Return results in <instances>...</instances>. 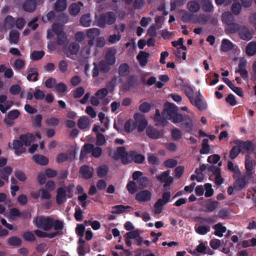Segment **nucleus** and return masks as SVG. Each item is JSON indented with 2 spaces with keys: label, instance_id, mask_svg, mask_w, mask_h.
I'll return each mask as SVG.
<instances>
[{
  "label": "nucleus",
  "instance_id": "nucleus-1",
  "mask_svg": "<svg viewBox=\"0 0 256 256\" xmlns=\"http://www.w3.org/2000/svg\"><path fill=\"white\" fill-rule=\"evenodd\" d=\"M178 108L172 103L167 102L164 106L161 116L158 109L156 110V113L153 119L159 125L166 126L168 120H170L174 124L180 123L182 120L183 115L178 112Z\"/></svg>",
  "mask_w": 256,
  "mask_h": 256
},
{
  "label": "nucleus",
  "instance_id": "nucleus-2",
  "mask_svg": "<svg viewBox=\"0 0 256 256\" xmlns=\"http://www.w3.org/2000/svg\"><path fill=\"white\" fill-rule=\"evenodd\" d=\"M34 222L37 228L46 232L52 228L55 230H62L64 228L62 221L50 216H38L35 218Z\"/></svg>",
  "mask_w": 256,
  "mask_h": 256
},
{
  "label": "nucleus",
  "instance_id": "nucleus-3",
  "mask_svg": "<svg viewBox=\"0 0 256 256\" xmlns=\"http://www.w3.org/2000/svg\"><path fill=\"white\" fill-rule=\"evenodd\" d=\"M116 20V14L112 11L101 14L97 20L98 26L100 28H104L107 25L114 24Z\"/></svg>",
  "mask_w": 256,
  "mask_h": 256
},
{
  "label": "nucleus",
  "instance_id": "nucleus-4",
  "mask_svg": "<svg viewBox=\"0 0 256 256\" xmlns=\"http://www.w3.org/2000/svg\"><path fill=\"white\" fill-rule=\"evenodd\" d=\"M45 0H26L22 4V10L27 12H34L37 6H42Z\"/></svg>",
  "mask_w": 256,
  "mask_h": 256
},
{
  "label": "nucleus",
  "instance_id": "nucleus-5",
  "mask_svg": "<svg viewBox=\"0 0 256 256\" xmlns=\"http://www.w3.org/2000/svg\"><path fill=\"white\" fill-rule=\"evenodd\" d=\"M170 198V192L168 191L165 192L162 194V198H159L154 204L156 214H160L162 212L163 206L169 202Z\"/></svg>",
  "mask_w": 256,
  "mask_h": 256
},
{
  "label": "nucleus",
  "instance_id": "nucleus-6",
  "mask_svg": "<svg viewBox=\"0 0 256 256\" xmlns=\"http://www.w3.org/2000/svg\"><path fill=\"white\" fill-rule=\"evenodd\" d=\"M233 142L236 145H238L241 152L246 151L250 154L252 153L254 150V146L250 140L244 141L240 140H234Z\"/></svg>",
  "mask_w": 256,
  "mask_h": 256
},
{
  "label": "nucleus",
  "instance_id": "nucleus-7",
  "mask_svg": "<svg viewBox=\"0 0 256 256\" xmlns=\"http://www.w3.org/2000/svg\"><path fill=\"white\" fill-rule=\"evenodd\" d=\"M190 102L201 111L206 110L208 107L206 102L200 90L196 94L195 98H194Z\"/></svg>",
  "mask_w": 256,
  "mask_h": 256
},
{
  "label": "nucleus",
  "instance_id": "nucleus-8",
  "mask_svg": "<svg viewBox=\"0 0 256 256\" xmlns=\"http://www.w3.org/2000/svg\"><path fill=\"white\" fill-rule=\"evenodd\" d=\"M94 169L88 165H82L80 168L79 174L80 176L84 180H90L92 178Z\"/></svg>",
  "mask_w": 256,
  "mask_h": 256
},
{
  "label": "nucleus",
  "instance_id": "nucleus-9",
  "mask_svg": "<svg viewBox=\"0 0 256 256\" xmlns=\"http://www.w3.org/2000/svg\"><path fill=\"white\" fill-rule=\"evenodd\" d=\"M146 132L148 137L154 140L162 138L164 133L163 130H158L150 126L147 127Z\"/></svg>",
  "mask_w": 256,
  "mask_h": 256
},
{
  "label": "nucleus",
  "instance_id": "nucleus-10",
  "mask_svg": "<svg viewBox=\"0 0 256 256\" xmlns=\"http://www.w3.org/2000/svg\"><path fill=\"white\" fill-rule=\"evenodd\" d=\"M245 169L246 170V172L245 174V176H247L248 180H251L253 178V174L254 172L252 170L254 169V166L252 161V158L247 155L245 158Z\"/></svg>",
  "mask_w": 256,
  "mask_h": 256
},
{
  "label": "nucleus",
  "instance_id": "nucleus-11",
  "mask_svg": "<svg viewBox=\"0 0 256 256\" xmlns=\"http://www.w3.org/2000/svg\"><path fill=\"white\" fill-rule=\"evenodd\" d=\"M246 60L244 58L240 60L238 69L235 70L236 74H240L244 80H246L248 78V72L246 69Z\"/></svg>",
  "mask_w": 256,
  "mask_h": 256
},
{
  "label": "nucleus",
  "instance_id": "nucleus-12",
  "mask_svg": "<svg viewBox=\"0 0 256 256\" xmlns=\"http://www.w3.org/2000/svg\"><path fill=\"white\" fill-rule=\"evenodd\" d=\"M246 60L244 58L240 60L238 69L235 70L236 74H240L244 80H246L248 78V72L246 69Z\"/></svg>",
  "mask_w": 256,
  "mask_h": 256
},
{
  "label": "nucleus",
  "instance_id": "nucleus-13",
  "mask_svg": "<svg viewBox=\"0 0 256 256\" xmlns=\"http://www.w3.org/2000/svg\"><path fill=\"white\" fill-rule=\"evenodd\" d=\"M250 180L248 179L247 176L242 175L236 178L233 183L234 190L236 191H240L244 188L248 183Z\"/></svg>",
  "mask_w": 256,
  "mask_h": 256
},
{
  "label": "nucleus",
  "instance_id": "nucleus-14",
  "mask_svg": "<svg viewBox=\"0 0 256 256\" xmlns=\"http://www.w3.org/2000/svg\"><path fill=\"white\" fill-rule=\"evenodd\" d=\"M181 128L186 132H190L193 128L192 120L189 116L184 114L183 116L182 120L181 121Z\"/></svg>",
  "mask_w": 256,
  "mask_h": 256
},
{
  "label": "nucleus",
  "instance_id": "nucleus-15",
  "mask_svg": "<svg viewBox=\"0 0 256 256\" xmlns=\"http://www.w3.org/2000/svg\"><path fill=\"white\" fill-rule=\"evenodd\" d=\"M152 193L148 190L140 191L136 195V200L139 202H147L152 198Z\"/></svg>",
  "mask_w": 256,
  "mask_h": 256
},
{
  "label": "nucleus",
  "instance_id": "nucleus-16",
  "mask_svg": "<svg viewBox=\"0 0 256 256\" xmlns=\"http://www.w3.org/2000/svg\"><path fill=\"white\" fill-rule=\"evenodd\" d=\"M56 200L57 204L59 205L66 201V191L64 188L60 187L57 189Z\"/></svg>",
  "mask_w": 256,
  "mask_h": 256
},
{
  "label": "nucleus",
  "instance_id": "nucleus-17",
  "mask_svg": "<svg viewBox=\"0 0 256 256\" xmlns=\"http://www.w3.org/2000/svg\"><path fill=\"white\" fill-rule=\"evenodd\" d=\"M238 34L240 39L246 41L250 40L252 38V34L245 26H240Z\"/></svg>",
  "mask_w": 256,
  "mask_h": 256
},
{
  "label": "nucleus",
  "instance_id": "nucleus-18",
  "mask_svg": "<svg viewBox=\"0 0 256 256\" xmlns=\"http://www.w3.org/2000/svg\"><path fill=\"white\" fill-rule=\"evenodd\" d=\"M24 144L22 140L20 139L14 140L12 142V148L15 150L14 154L16 156H20L22 153L26 152V149L22 148Z\"/></svg>",
  "mask_w": 256,
  "mask_h": 256
},
{
  "label": "nucleus",
  "instance_id": "nucleus-19",
  "mask_svg": "<svg viewBox=\"0 0 256 256\" xmlns=\"http://www.w3.org/2000/svg\"><path fill=\"white\" fill-rule=\"evenodd\" d=\"M20 139L22 140L24 145L28 146H30L31 143L34 140L35 138L32 134L28 132L26 134L20 135Z\"/></svg>",
  "mask_w": 256,
  "mask_h": 256
},
{
  "label": "nucleus",
  "instance_id": "nucleus-20",
  "mask_svg": "<svg viewBox=\"0 0 256 256\" xmlns=\"http://www.w3.org/2000/svg\"><path fill=\"white\" fill-rule=\"evenodd\" d=\"M80 48V44L76 42H74L70 43L67 50V57H70V56H69V54L70 55H76L78 52Z\"/></svg>",
  "mask_w": 256,
  "mask_h": 256
},
{
  "label": "nucleus",
  "instance_id": "nucleus-21",
  "mask_svg": "<svg viewBox=\"0 0 256 256\" xmlns=\"http://www.w3.org/2000/svg\"><path fill=\"white\" fill-rule=\"evenodd\" d=\"M116 53L115 49L110 50L107 52L105 56V62L109 64L112 66L116 63V59L115 55Z\"/></svg>",
  "mask_w": 256,
  "mask_h": 256
},
{
  "label": "nucleus",
  "instance_id": "nucleus-22",
  "mask_svg": "<svg viewBox=\"0 0 256 256\" xmlns=\"http://www.w3.org/2000/svg\"><path fill=\"white\" fill-rule=\"evenodd\" d=\"M94 148V144H85L82 148L80 158V160H83L86 157L88 154L92 152Z\"/></svg>",
  "mask_w": 256,
  "mask_h": 256
},
{
  "label": "nucleus",
  "instance_id": "nucleus-23",
  "mask_svg": "<svg viewBox=\"0 0 256 256\" xmlns=\"http://www.w3.org/2000/svg\"><path fill=\"white\" fill-rule=\"evenodd\" d=\"M32 160L37 164L40 166H46L48 164V159L46 156L39 154L33 155Z\"/></svg>",
  "mask_w": 256,
  "mask_h": 256
},
{
  "label": "nucleus",
  "instance_id": "nucleus-24",
  "mask_svg": "<svg viewBox=\"0 0 256 256\" xmlns=\"http://www.w3.org/2000/svg\"><path fill=\"white\" fill-rule=\"evenodd\" d=\"M56 36V43L58 45L64 46H67L68 43V40L64 31Z\"/></svg>",
  "mask_w": 256,
  "mask_h": 256
},
{
  "label": "nucleus",
  "instance_id": "nucleus-25",
  "mask_svg": "<svg viewBox=\"0 0 256 256\" xmlns=\"http://www.w3.org/2000/svg\"><path fill=\"white\" fill-rule=\"evenodd\" d=\"M149 56V53L144 51H140L136 56V59L138 61L140 64L144 66L147 64Z\"/></svg>",
  "mask_w": 256,
  "mask_h": 256
},
{
  "label": "nucleus",
  "instance_id": "nucleus-26",
  "mask_svg": "<svg viewBox=\"0 0 256 256\" xmlns=\"http://www.w3.org/2000/svg\"><path fill=\"white\" fill-rule=\"evenodd\" d=\"M130 156L132 158V162H134L136 164H142L145 160L144 156L138 154L134 150L130 151Z\"/></svg>",
  "mask_w": 256,
  "mask_h": 256
},
{
  "label": "nucleus",
  "instance_id": "nucleus-27",
  "mask_svg": "<svg viewBox=\"0 0 256 256\" xmlns=\"http://www.w3.org/2000/svg\"><path fill=\"white\" fill-rule=\"evenodd\" d=\"M136 84V76L132 75L128 76L124 84V88L125 90H129L130 88H133Z\"/></svg>",
  "mask_w": 256,
  "mask_h": 256
},
{
  "label": "nucleus",
  "instance_id": "nucleus-28",
  "mask_svg": "<svg viewBox=\"0 0 256 256\" xmlns=\"http://www.w3.org/2000/svg\"><path fill=\"white\" fill-rule=\"evenodd\" d=\"M82 6V2L80 1L77 3L72 4L69 8L70 14L74 16H76L80 12V8Z\"/></svg>",
  "mask_w": 256,
  "mask_h": 256
},
{
  "label": "nucleus",
  "instance_id": "nucleus-29",
  "mask_svg": "<svg viewBox=\"0 0 256 256\" xmlns=\"http://www.w3.org/2000/svg\"><path fill=\"white\" fill-rule=\"evenodd\" d=\"M130 68L127 63H122L118 68V73L120 76L124 77L127 76L130 73Z\"/></svg>",
  "mask_w": 256,
  "mask_h": 256
},
{
  "label": "nucleus",
  "instance_id": "nucleus-30",
  "mask_svg": "<svg viewBox=\"0 0 256 256\" xmlns=\"http://www.w3.org/2000/svg\"><path fill=\"white\" fill-rule=\"evenodd\" d=\"M212 228L215 230L214 234L220 238L223 236V234L226 230V227L223 226L220 222H218Z\"/></svg>",
  "mask_w": 256,
  "mask_h": 256
},
{
  "label": "nucleus",
  "instance_id": "nucleus-31",
  "mask_svg": "<svg viewBox=\"0 0 256 256\" xmlns=\"http://www.w3.org/2000/svg\"><path fill=\"white\" fill-rule=\"evenodd\" d=\"M187 8L192 13H196L199 11L200 4L195 0L190 1L187 3Z\"/></svg>",
  "mask_w": 256,
  "mask_h": 256
},
{
  "label": "nucleus",
  "instance_id": "nucleus-32",
  "mask_svg": "<svg viewBox=\"0 0 256 256\" xmlns=\"http://www.w3.org/2000/svg\"><path fill=\"white\" fill-rule=\"evenodd\" d=\"M222 20L224 24L228 25L234 22V18L230 12H225L222 15Z\"/></svg>",
  "mask_w": 256,
  "mask_h": 256
},
{
  "label": "nucleus",
  "instance_id": "nucleus-33",
  "mask_svg": "<svg viewBox=\"0 0 256 256\" xmlns=\"http://www.w3.org/2000/svg\"><path fill=\"white\" fill-rule=\"evenodd\" d=\"M246 54L248 56H253L256 54V42H250L246 48Z\"/></svg>",
  "mask_w": 256,
  "mask_h": 256
},
{
  "label": "nucleus",
  "instance_id": "nucleus-34",
  "mask_svg": "<svg viewBox=\"0 0 256 256\" xmlns=\"http://www.w3.org/2000/svg\"><path fill=\"white\" fill-rule=\"evenodd\" d=\"M234 48L233 44L228 39H224L222 42L220 49L223 52H227L232 50Z\"/></svg>",
  "mask_w": 256,
  "mask_h": 256
},
{
  "label": "nucleus",
  "instance_id": "nucleus-35",
  "mask_svg": "<svg viewBox=\"0 0 256 256\" xmlns=\"http://www.w3.org/2000/svg\"><path fill=\"white\" fill-rule=\"evenodd\" d=\"M80 22L84 27L90 26L92 22L90 14H86L82 15L80 18Z\"/></svg>",
  "mask_w": 256,
  "mask_h": 256
},
{
  "label": "nucleus",
  "instance_id": "nucleus-36",
  "mask_svg": "<svg viewBox=\"0 0 256 256\" xmlns=\"http://www.w3.org/2000/svg\"><path fill=\"white\" fill-rule=\"evenodd\" d=\"M66 0H57L54 6V10L56 12H62L66 9Z\"/></svg>",
  "mask_w": 256,
  "mask_h": 256
},
{
  "label": "nucleus",
  "instance_id": "nucleus-37",
  "mask_svg": "<svg viewBox=\"0 0 256 256\" xmlns=\"http://www.w3.org/2000/svg\"><path fill=\"white\" fill-rule=\"evenodd\" d=\"M7 241L8 245L10 246L18 247L20 246L22 244V239L16 236L8 238Z\"/></svg>",
  "mask_w": 256,
  "mask_h": 256
},
{
  "label": "nucleus",
  "instance_id": "nucleus-38",
  "mask_svg": "<svg viewBox=\"0 0 256 256\" xmlns=\"http://www.w3.org/2000/svg\"><path fill=\"white\" fill-rule=\"evenodd\" d=\"M108 171L109 168L107 165H102L97 168V175L100 178H104L107 175Z\"/></svg>",
  "mask_w": 256,
  "mask_h": 256
},
{
  "label": "nucleus",
  "instance_id": "nucleus-39",
  "mask_svg": "<svg viewBox=\"0 0 256 256\" xmlns=\"http://www.w3.org/2000/svg\"><path fill=\"white\" fill-rule=\"evenodd\" d=\"M201 4L204 12H212L214 6L212 2V0H202Z\"/></svg>",
  "mask_w": 256,
  "mask_h": 256
},
{
  "label": "nucleus",
  "instance_id": "nucleus-40",
  "mask_svg": "<svg viewBox=\"0 0 256 256\" xmlns=\"http://www.w3.org/2000/svg\"><path fill=\"white\" fill-rule=\"evenodd\" d=\"M12 169L10 166H6L0 170V177L2 180L8 181V176L12 173Z\"/></svg>",
  "mask_w": 256,
  "mask_h": 256
},
{
  "label": "nucleus",
  "instance_id": "nucleus-41",
  "mask_svg": "<svg viewBox=\"0 0 256 256\" xmlns=\"http://www.w3.org/2000/svg\"><path fill=\"white\" fill-rule=\"evenodd\" d=\"M241 26L234 22L227 25L226 32L228 34H234L238 32Z\"/></svg>",
  "mask_w": 256,
  "mask_h": 256
},
{
  "label": "nucleus",
  "instance_id": "nucleus-42",
  "mask_svg": "<svg viewBox=\"0 0 256 256\" xmlns=\"http://www.w3.org/2000/svg\"><path fill=\"white\" fill-rule=\"evenodd\" d=\"M132 208L129 206H123L122 204L114 206L112 207V213L114 214H120L125 212L127 209H132Z\"/></svg>",
  "mask_w": 256,
  "mask_h": 256
},
{
  "label": "nucleus",
  "instance_id": "nucleus-43",
  "mask_svg": "<svg viewBox=\"0 0 256 256\" xmlns=\"http://www.w3.org/2000/svg\"><path fill=\"white\" fill-rule=\"evenodd\" d=\"M136 122L130 119L124 124V130L126 132H131L136 128Z\"/></svg>",
  "mask_w": 256,
  "mask_h": 256
},
{
  "label": "nucleus",
  "instance_id": "nucleus-44",
  "mask_svg": "<svg viewBox=\"0 0 256 256\" xmlns=\"http://www.w3.org/2000/svg\"><path fill=\"white\" fill-rule=\"evenodd\" d=\"M110 64L104 60H100L98 64L100 71L104 74L108 73L110 70Z\"/></svg>",
  "mask_w": 256,
  "mask_h": 256
},
{
  "label": "nucleus",
  "instance_id": "nucleus-45",
  "mask_svg": "<svg viewBox=\"0 0 256 256\" xmlns=\"http://www.w3.org/2000/svg\"><path fill=\"white\" fill-rule=\"evenodd\" d=\"M208 142V140L207 138L202 140V148L200 150V154H208L210 152V148Z\"/></svg>",
  "mask_w": 256,
  "mask_h": 256
},
{
  "label": "nucleus",
  "instance_id": "nucleus-46",
  "mask_svg": "<svg viewBox=\"0 0 256 256\" xmlns=\"http://www.w3.org/2000/svg\"><path fill=\"white\" fill-rule=\"evenodd\" d=\"M10 41L11 43L17 44L19 40L20 34L16 30H12L10 32Z\"/></svg>",
  "mask_w": 256,
  "mask_h": 256
},
{
  "label": "nucleus",
  "instance_id": "nucleus-47",
  "mask_svg": "<svg viewBox=\"0 0 256 256\" xmlns=\"http://www.w3.org/2000/svg\"><path fill=\"white\" fill-rule=\"evenodd\" d=\"M89 124L90 121L88 118L83 116L79 119L78 126L80 129L83 130L86 128L88 126Z\"/></svg>",
  "mask_w": 256,
  "mask_h": 256
},
{
  "label": "nucleus",
  "instance_id": "nucleus-48",
  "mask_svg": "<svg viewBox=\"0 0 256 256\" xmlns=\"http://www.w3.org/2000/svg\"><path fill=\"white\" fill-rule=\"evenodd\" d=\"M242 9V5L239 2H234L231 6V10L236 16L238 15Z\"/></svg>",
  "mask_w": 256,
  "mask_h": 256
},
{
  "label": "nucleus",
  "instance_id": "nucleus-49",
  "mask_svg": "<svg viewBox=\"0 0 256 256\" xmlns=\"http://www.w3.org/2000/svg\"><path fill=\"white\" fill-rule=\"evenodd\" d=\"M5 26L9 29L12 28L15 25L16 20L11 16H8L4 20Z\"/></svg>",
  "mask_w": 256,
  "mask_h": 256
},
{
  "label": "nucleus",
  "instance_id": "nucleus-50",
  "mask_svg": "<svg viewBox=\"0 0 256 256\" xmlns=\"http://www.w3.org/2000/svg\"><path fill=\"white\" fill-rule=\"evenodd\" d=\"M126 188L130 194H134L137 190L136 184L133 180H130L127 184Z\"/></svg>",
  "mask_w": 256,
  "mask_h": 256
},
{
  "label": "nucleus",
  "instance_id": "nucleus-51",
  "mask_svg": "<svg viewBox=\"0 0 256 256\" xmlns=\"http://www.w3.org/2000/svg\"><path fill=\"white\" fill-rule=\"evenodd\" d=\"M195 230L199 234L204 235L210 231V227L208 226H199L195 227Z\"/></svg>",
  "mask_w": 256,
  "mask_h": 256
},
{
  "label": "nucleus",
  "instance_id": "nucleus-52",
  "mask_svg": "<svg viewBox=\"0 0 256 256\" xmlns=\"http://www.w3.org/2000/svg\"><path fill=\"white\" fill-rule=\"evenodd\" d=\"M44 55V52L43 50L34 51L30 54V58L33 60H38L42 59Z\"/></svg>",
  "mask_w": 256,
  "mask_h": 256
},
{
  "label": "nucleus",
  "instance_id": "nucleus-53",
  "mask_svg": "<svg viewBox=\"0 0 256 256\" xmlns=\"http://www.w3.org/2000/svg\"><path fill=\"white\" fill-rule=\"evenodd\" d=\"M171 136L172 140L177 141L182 137V132L177 128H174L171 130Z\"/></svg>",
  "mask_w": 256,
  "mask_h": 256
},
{
  "label": "nucleus",
  "instance_id": "nucleus-54",
  "mask_svg": "<svg viewBox=\"0 0 256 256\" xmlns=\"http://www.w3.org/2000/svg\"><path fill=\"white\" fill-rule=\"evenodd\" d=\"M240 152H241V151L240 148L238 145H236L232 148L230 152V158L232 160H234L238 156Z\"/></svg>",
  "mask_w": 256,
  "mask_h": 256
},
{
  "label": "nucleus",
  "instance_id": "nucleus-55",
  "mask_svg": "<svg viewBox=\"0 0 256 256\" xmlns=\"http://www.w3.org/2000/svg\"><path fill=\"white\" fill-rule=\"evenodd\" d=\"M100 30L97 28H90L87 32V37L90 38L94 39L100 34Z\"/></svg>",
  "mask_w": 256,
  "mask_h": 256
},
{
  "label": "nucleus",
  "instance_id": "nucleus-56",
  "mask_svg": "<svg viewBox=\"0 0 256 256\" xmlns=\"http://www.w3.org/2000/svg\"><path fill=\"white\" fill-rule=\"evenodd\" d=\"M218 202L217 201H212L208 203L206 206V212H212L214 211L218 206Z\"/></svg>",
  "mask_w": 256,
  "mask_h": 256
},
{
  "label": "nucleus",
  "instance_id": "nucleus-57",
  "mask_svg": "<svg viewBox=\"0 0 256 256\" xmlns=\"http://www.w3.org/2000/svg\"><path fill=\"white\" fill-rule=\"evenodd\" d=\"M229 214L228 209L227 208H224L218 211L216 217L226 219L228 217Z\"/></svg>",
  "mask_w": 256,
  "mask_h": 256
},
{
  "label": "nucleus",
  "instance_id": "nucleus-58",
  "mask_svg": "<svg viewBox=\"0 0 256 256\" xmlns=\"http://www.w3.org/2000/svg\"><path fill=\"white\" fill-rule=\"evenodd\" d=\"M80 54L84 58H88L90 54V46H84L81 50Z\"/></svg>",
  "mask_w": 256,
  "mask_h": 256
},
{
  "label": "nucleus",
  "instance_id": "nucleus-59",
  "mask_svg": "<svg viewBox=\"0 0 256 256\" xmlns=\"http://www.w3.org/2000/svg\"><path fill=\"white\" fill-rule=\"evenodd\" d=\"M138 109L141 112L147 113L150 111L151 106L148 102H144L139 106Z\"/></svg>",
  "mask_w": 256,
  "mask_h": 256
},
{
  "label": "nucleus",
  "instance_id": "nucleus-60",
  "mask_svg": "<svg viewBox=\"0 0 256 256\" xmlns=\"http://www.w3.org/2000/svg\"><path fill=\"white\" fill-rule=\"evenodd\" d=\"M204 190H206V192L204 196L206 198H209L212 196L214 194V190L212 188V186L210 183H206L204 185Z\"/></svg>",
  "mask_w": 256,
  "mask_h": 256
},
{
  "label": "nucleus",
  "instance_id": "nucleus-61",
  "mask_svg": "<svg viewBox=\"0 0 256 256\" xmlns=\"http://www.w3.org/2000/svg\"><path fill=\"white\" fill-rule=\"evenodd\" d=\"M140 234V231L138 230H134L126 232L124 234V237H127V238L136 239Z\"/></svg>",
  "mask_w": 256,
  "mask_h": 256
},
{
  "label": "nucleus",
  "instance_id": "nucleus-62",
  "mask_svg": "<svg viewBox=\"0 0 256 256\" xmlns=\"http://www.w3.org/2000/svg\"><path fill=\"white\" fill-rule=\"evenodd\" d=\"M22 237L25 240L32 242L35 239L36 237L34 234L30 231H28L24 232L22 234Z\"/></svg>",
  "mask_w": 256,
  "mask_h": 256
},
{
  "label": "nucleus",
  "instance_id": "nucleus-63",
  "mask_svg": "<svg viewBox=\"0 0 256 256\" xmlns=\"http://www.w3.org/2000/svg\"><path fill=\"white\" fill-rule=\"evenodd\" d=\"M177 164L178 161L173 158L166 160L164 162V166L168 168H174L177 165Z\"/></svg>",
  "mask_w": 256,
  "mask_h": 256
},
{
  "label": "nucleus",
  "instance_id": "nucleus-64",
  "mask_svg": "<svg viewBox=\"0 0 256 256\" xmlns=\"http://www.w3.org/2000/svg\"><path fill=\"white\" fill-rule=\"evenodd\" d=\"M20 115V112L18 110H14L8 112L7 118L10 120L16 119Z\"/></svg>",
  "mask_w": 256,
  "mask_h": 256
}]
</instances>
